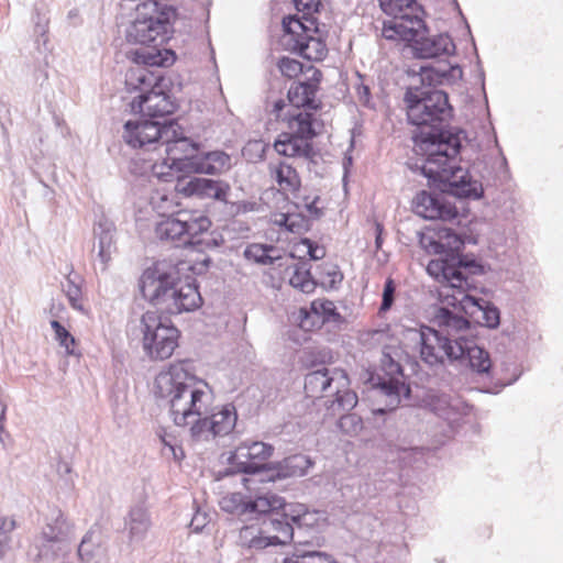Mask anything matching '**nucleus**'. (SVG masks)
I'll list each match as a JSON object with an SVG mask.
<instances>
[{
  "mask_svg": "<svg viewBox=\"0 0 563 563\" xmlns=\"http://www.w3.org/2000/svg\"><path fill=\"white\" fill-rule=\"evenodd\" d=\"M319 196H307L302 199V202L298 207H302L311 219H319L323 216V207H319Z\"/></svg>",
  "mask_w": 563,
  "mask_h": 563,
  "instance_id": "de8ad7c7",
  "label": "nucleus"
},
{
  "mask_svg": "<svg viewBox=\"0 0 563 563\" xmlns=\"http://www.w3.org/2000/svg\"><path fill=\"white\" fill-rule=\"evenodd\" d=\"M349 386L346 373L338 368L321 367L305 376L306 395L311 398H325L323 406L331 417L350 411L356 406L357 396Z\"/></svg>",
  "mask_w": 563,
  "mask_h": 563,
  "instance_id": "423d86ee",
  "label": "nucleus"
},
{
  "mask_svg": "<svg viewBox=\"0 0 563 563\" xmlns=\"http://www.w3.org/2000/svg\"><path fill=\"white\" fill-rule=\"evenodd\" d=\"M351 163H352V158L351 157L345 158L344 163H343L344 168L346 169L347 165H350Z\"/></svg>",
  "mask_w": 563,
  "mask_h": 563,
  "instance_id": "774afa93",
  "label": "nucleus"
},
{
  "mask_svg": "<svg viewBox=\"0 0 563 563\" xmlns=\"http://www.w3.org/2000/svg\"><path fill=\"white\" fill-rule=\"evenodd\" d=\"M302 243L307 245L308 254L311 260L317 261L325 256V250L322 246L314 244L308 239L302 240Z\"/></svg>",
  "mask_w": 563,
  "mask_h": 563,
  "instance_id": "5fc2aeb1",
  "label": "nucleus"
},
{
  "mask_svg": "<svg viewBox=\"0 0 563 563\" xmlns=\"http://www.w3.org/2000/svg\"><path fill=\"white\" fill-rule=\"evenodd\" d=\"M274 224L285 228L286 231L302 234L310 229L309 219L301 212L279 213L274 217Z\"/></svg>",
  "mask_w": 563,
  "mask_h": 563,
  "instance_id": "c9c22d12",
  "label": "nucleus"
},
{
  "mask_svg": "<svg viewBox=\"0 0 563 563\" xmlns=\"http://www.w3.org/2000/svg\"><path fill=\"white\" fill-rule=\"evenodd\" d=\"M154 394L169 408L177 426L194 424L208 413L211 402L209 385L186 368L185 363L173 364L159 373L154 382Z\"/></svg>",
  "mask_w": 563,
  "mask_h": 563,
  "instance_id": "7ed1b4c3",
  "label": "nucleus"
},
{
  "mask_svg": "<svg viewBox=\"0 0 563 563\" xmlns=\"http://www.w3.org/2000/svg\"><path fill=\"white\" fill-rule=\"evenodd\" d=\"M191 526L195 527L196 530H198L202 525L200 522H198V517H194L192 521H191Z\"/></svg>",
  "mask_w": 563,
  "mask_h": 563,
  "instance_id": "69168bd1",
  "label": "nucleus"
},
{
  "mask_svg": "<svg viewBox=\"0 0 563 563\" xmlns=\"http://www.w3.org/2000/svg\"><path fill=\"white\" fill-rule=\"evenodd\" d=\"M383 366L389 377L382 379L377 386V391L388 398V410H393L399 405L401 396H409L410 388L402 380L400 364L388 354H384Z\"/></svg>",
  "mask_w": 563,
  "mask_h": 563,
  "instance_id": "aec40b11",
  "label": "nucleus"
},
{
  "mask_svg": "<svg viewBox=\"0 0 563 563\" xmlns=\"http://www.w3.org/2000/svg\"><path fill=\"white\" fill-rule=\"evenodd\" d=\"M269 175L277 183L279 190L286 195L296 192L300 187L297 170L285 162L269 164Z\"/></svg>",
  "mask_w": 563,
  "mask_h": 563,
  "instance_id": "473e14b6",
  "label": "nucleus"
},
{
  "mask_svg": "<svg viewBox=\"0 0 563 563\" xmlns=\"http://www.w3.org/2000/svg\"><path fill=\"white\" fill-rule=\"evenodd\" d=\"M134 66L125 75V85L129 90L146 93L163 82L159 70L148 67H167L175 62V54L169 49H159L157 46L139 47L128 53Z\"/></svg>",
  "mask_w": 563,
  "mask_h": 563,
  "instance_id": "6e6552de",
  "label": "nucleus"
},
{
  "mask_svg": "<svg viewBox=\"0 0 563 563\" xmlns=\"http://www.w3.org/2000/svg\"><path fill=\"white\" fill-rule=\"evenodd\" d=\"M238 415L232 405L222 406L220 410L199 417L191 426L190 431L194 437H202L205 434L227 435L235 427Z\"/></svg>",
  "mask_w": 563,
  "mask_h": 563,
  "instance_id": "a211bd4d",
  "label": "nucleus"
},
{
  "mask_svg": "<svg viewBox=\"0 0 563 563\" xmlns=\"http://www.w3.org/2000/svg\"><path fill=\"white\" fill-rule=\"evenodd\" d=\"M7 406L0 399V441L3 442L2 434L4 433V421H5Z\"/></svg>",
  "mask_w": 563,
  "mask_h": 563,
  "instance_id": "052dcab7",
  "label": "nucleus"
},
{
  "mask_svg": "<svg viewBox=\"0 0 563 563\" xmlns=\"http://www.w3.org/2000/svg\"><path fill=\"white\" fill-rule=\"evenodd\" d=\"M382 233H383V225L380 223H376V239H375V244H376V247L377 249H380L382 246Z\"/></svg>",
  "mask_w": 563,
  "mask_h": 563,
  "instance_id": "680f3d73",
  "label": "nucleus"
},
{
  "mask_svg": "<svg viewBox=\"0 0 563 563\" xmlns=\"http://www.w3.org/2000/svg\"><path fill=\"white\" fill-rule=\"evenodd\" d=\"M294 2L298 11H303L307 14L317 12L321 4L320 0H294Z\"/></svg>",
  "mask_w": 563,
  "mask_h": 563,
  "instance_id": "864d4df0",
  "label": "nucleus"
},
{
  "mask_svg": "<svg viewBox=\"0 0 563 563\" xmlns=\"http://www.w3.org/2000/svg\"><path fill=\"white\" fill-rule=\"evenodd\" d=\"M283 43L290 49L309 60H321L327 55V45L317 35L314 21L303 16H288L283 20Z\"/></svg>",
  "mask_w": 563,
  "mask_h": 563,
  "instance_id": "ddd939ff",
  "label": "nucleus"
},
{
  "mask_svg": "<svg viewBox=\"0 0 563 563\" xmlns=\"http://www.w3.org/2000/svg\"><path fill=\"white\" fill-rule=\"evenodd\" d=\"M426 32V24L423 23V29L419 32V35L411 40H402L404 42L412 43L415 53L419 58H435L454 53L455 45L448 34L424 36Z\"/></svg>",
  "mask_w": 563,
  "mask_h": 563,
  "instance_id": "4be33fe9",
  "label": "nucleus"
},
{
  "mask_svg": "<svg viewBox=\"0 0 563 563\" xmlns=\"http://www.w3.org/2000/svg\"><path fill=\"white\" fill-rule=\"evenodd\" d=\"M78 16V11L77 10H71L68 12V18L69 19H73V18H77Z\"/></svg>",
  "mask_w": 563,
  "mask_h": 563,
  "instance_id": "338daca9",
  "label": "nucleus"
},
{
  "mask_svg": "<svg viewBox=\"0 0 563 563\" xmlns=\"http://www.w3.org/2000/svg\"><path fill=\"white\" fill-rule=\"evenodd\" d=\"M197 243H203L207 246L218 247L224 243V239L222 238L221 234H216L214 232H212L205 239L197 240Z\"/></svg>",
  "mask_w": 563,
  "mask_h": 563,
  "instance_id": "6e6d98bb",
  "label": "nucleus"
},
{
  "mask_svg": "<svg viewBox=\"0 0 563 563\" xmlns=\"http://www.w3.org/2000/svg\"><path fill=\"white\" fill-rule=\"evenodd\" d=\"M321 76V73L314 69L311 77L306 81L294 82L287 95L289 104L297 109L317 110L320 107V101L316 98V95L319 90Z\"/></svg>",
  "mask_w": 563,
  "mask_h": 563,
  "instance_id": "5701e85b",
  "label": "nucleus"
},
{
  "mask_svg": "<svg viewBox=\"0 0 563 563\" xmlns=\"http://www.w3.org/2000/svg\"><path fill=\"white\" fill-rule=\"evenodd\" d=\"M327 275L331 278V285H334L335 283H341L343 279V275L334 266L330 267V269L327 272Z\"/></svg>",
  "mask_w": 563,
  "mask_h": 563,
  "instance_id": "bf43d9fd",
  "label": "nucleus"
},
{
  "mask_svg": "<svg viewBox=\"0 0 563 563\" xmlns=\"http://www.w3.org/2000/svg\"><path fill=\"white\" fill-rule=\"evenodd\" d=\"M181 190L188 196L213 198L219 201H225L230 191V186L223 180L195 177L186 183Z\"/></svg>",
  "mask_w": 563,
  "mask_h": 563,
  "instance_id": "393cba45",
  "label": "nucleus"
},
{
  "mask_svg": "<svg viewBox=\"0 0 563 563\" xmlns=\"http://www.w3.org/2000/svg\"><path fill=\"white\" fill-rule=\"evenodd\" d=\"M345 411H342L338 416H340L339 427L340 429L350 434L357 433L362 430V420L355 415H344Z\"/></svg>",
  "mask_w": 563,
  "mask_h": 563,
  "instance_id": "49530a36",
  "label": "nucleus"
},
{
  "mask_svg": "<svg viewBox=\"0 0 563 563\" xmlns=\"http://www.w3.org/2000/svg\"><path fill=\"white\" fill-rule=\"evenodd\" d=\"M440 299L444 306L435 308L433 313V322L441 329L437 331L442 335L452 339L463 336L461 332L470 328V321L466 318L451 311L448 308L449 306L443 302V298L440 297Z\"/></svg>",
  "mask_w": 563,
  "mask_h": 563,
  "instance_id": "a878e982",
  "label": "nucleus"
},
{
  "mask_svg": "<svg viewBox=\"0 0 563 563\" xmlns=\"http://www.w3.org/2000/svg\"><path fill=\"white\" fill-rule=\"evenodd\" d=\"M219 505L221 509L229 514L234 515H246L247 514V500L241 493H231L223 496Z\"/></svg>",
  "mask_w": 563,
  "mask_h": 563,
  "instance_id": "37998d69",
  "label": "nucleus"
},
{
  "mask_svg": "<svg viewBox=\"0 0 563 563\" xmlns=\"http://www.w3.org/2000/svg\"><path fill=\"white\" fill-rule=\"evenodd\" d=\"M274 448L271 444L260 441L243 442L229 457V464L232 465L235 472L240 473H258L260 478L265 468L264 463L273 454Z\"/></svg>",
  "mask_w": 563,
  "mask_h": 563,
  "instance_id": "dca6fc26",
  "label": "nucleus"
},
{
  "mask_svg": "<svg viewBox=\"0 0 563 563\" xmlns=\"http://www.w3.org/2000/svg\"><path fill=\"white\" fill-rule=\"evenodd\" d=\"M114 234L115 227L107 219L100 220L95 228V235L98 241V258L101 264V271L107 269V266L112 258V254L117 250Z\"/></svg>",
  "mask_w": 563,
  "mask_h": 563,
  "instance_id": "c85d7f7f",
  "label": "nucleus"
},
{
  "mask_svg": "<svg viewBox=\"0 0 563 563\" xmlns=\"http://www.w3.org/2000/svg\"><path fill=\"white\" fill-rule=\"evenodd\" d=\"M276 251V247L273 245L254 243L245 249L244 256L247 261L256 264L272 265L282 258L279 255L274 254Z\"/></svg>",
  "mask_w": 563,
  "mask_h": 563,
  "instance_id": "58836bf2",
  "label": "nucleus"
},
{
  "mask_svg": "<svg viewBox=\"0 0 563 563\" xmlns=\"http://www.w3.org/2000/svg\"><path fill=\"white\" fill-rule=\"evenodd\" d=\"M404 101L412 132L413 151L424 157L422 174L433 184L461 198H479L482 185L459 166L457 155L465 133L443 130L453 114L448 95L432 88H409Z\"/></svg>",
  "mask_w": 563,
  "mask_h": 563,
  "instance_id": "f257e3e1",
  "label": "nucleus"
},
{
  "mask_svg": "<svg viewBox=\"0 0 563 563\" xmlns=\"http://www.w3.org/2000/svg\"><path fill=\"white\" fill-rule=\"evenodd\" d=\"M15 527L13 519L0 517V534L12 531Z\"/></svg>",
  "mask_w": 563,
  "mask_h": 563,
  "instance_id": "13d9d810",
  "label": "nucleus"
},
{
  "mask_svg": "<svg viewBox=\"0 0 563 563\" xmlns=\"http://www.w3.org/2000/svg\"><path fill=\"white\" fill-rule=\"evenodd\" d=\"M51 327L54 330L55 340L58 344L65 349L66 354L77 355L75 351L76 341L75 338L63 327L57 320L51 321Z\"/></svg>",
  "mask_w": 563,
  "mask_h": 563,
  "instance_id": "c03bdc74",
  "label": "nucleus"
},
{
  "mask_svg": "<svg viewBox=\"0 0 563 563\" xmlns=\"http://www.w3.org/2000/svg\"><path fill=\"white\" fill-rule=\"evenodd\" d=\"M136 16L126 29V41L141 44V47L150 46V43L159 38L166 40L169 20L156 0H145L135 7Z\"/></svg>",
  "mask_w": 563,
  "mask_h": 563,
  "instance_id": "f8f14e48",
  "label": "nucleus"
},
{
  "mask_svg": "<svg viewBox=\"0 0 563 563\" xmlns=\"http://www.w3.org/2000/svg\"><path fill=\"white\" fill-rule=\"evenodd\" d=\"M410 334L420 346L421 360L430 366L443 365L448 360L452 364L466 363L478 374H487L492 367L488 352L465 336L452 339L430 327L412 330Z\"/></svg>",
  "mask_w": 563,
  "mask_h": 563,
  "instance_id": "39448f33",
  "label": "nucleus"
},
{
  "mask_svg": "<svg viewBox=\"0 0 563 563\" xmlns=\"http://www.w3.org/2000/svg\"><path fill=\"white\" fill-rule=\"evenodd\" d=\"M131 109L134 113H141L150 117V120L165 117L173 113L175 104L170 97L164 91L163 85L159 84L146 93H140L131 102Z\"/></svg>",
  "mask_w": 563,
  "mask_h": 563,
  "instance_id": "6ab92c4d",
  "label": "nucleus"
},
{
  "mask_svg": "<svg viewBox=\"0 0 563 563\" xmlns=\"http://www.w3.org/2000/svg\"><path fill=\"white\" fill-rule=\"evenodd\" d=\"M308 516L307 507L303 504H286L280 510L271 515L265 521L274 536H268L272 539V545L287 544L294 538V525L301 527L308 525L306 517Z\"/></svg>",
  "mask_w": 563,
  "mask_h": 563,
  "instance_id": "2eb2a0df",
  "label": "nucleus"
},
{
  "mask_svg": "<svg viewBox=\"0 0 563 563\" xmlns=\"http://www.w3.org/2000/svg\"><path fill=\"white\" fill-rule=\"evenodd\" d=\"M395 284L393 279H387L384 285L383 299L379 308L380 312H385L390 309L394 302Z\"/></svg>",
  "mask_w": 563,
  "mask_h": 563,
  "instance_id": "3c124183",
  "label": "nucleus"
},
{
  "mask_svg": "<svg viewBox=\"0 0 563 563\" xmlns=\"http://www.w3.org/2000/svg\"><path fill=\"white\" fill-rule=\"evenodd\" d=\"M286 505L284 498L267 493L247 500V514H267L268 517Z\"/></svg>",
  "mask_w": 563,
  "mask_h": 563,
  "instance_id": "f704fd0d",
  "label": "nucleus"
},
{
  "mask_svg": "<svg viewBox=\"0 0 563 563\" xmlns=\"http://www.w3.org/2000/svg\"><path fill=\"white\" fill-rule=\"evenodd\" d=\"M232 166V159L223 151H211L194 158L191 173L219 175L228 172Z\"/></svg>",
  "mask_w": 563,
  "mask_h": 563,
  "instance_id": "cd10ccee",
  "label": "nucleus"
},
{
  "mask_svg": "<svg viewBox=\"0 0 563 563\" xmlns=\"http://www.w3.org/2000/svg\"><path fill=\"white\" fill-rule=\"evenodd\" d=\"M187 218L185 223V236L184 244L187 243H197L195 240L199 234L208 231L211 225V221L208 217L197 212V211H186Z\"/></svg>",
  "mask_w": 563,
  "mask_h": 563,
  "instance_id": "e433bc0d",
  "label": "nucleus"
},
{
  "mask_svg": "<svg viewBox=\"0 0 563 563\" xmlns=\"http://www.w3.org/2000/svg\"><path fill=\"white\" fill-rule=\"evenodd\" d=\"M416 214L428 220L451 221L457 217V210L442 197L427 191L417 194L413 200Z\"/></svg>",
  "mask_w": 563,
  "mask_h": 563,
  "instance_id": "412c9836",
  "label": "nucleus"
},
{
  "mask_svg": "<svg viewBox=\"0 0 563 563\" xmlns=\"http://www.w3.org/2000/svg\"><path fill=\"white\" fill-rule=\"evenodd\" d=\"M290 104L289 102L287 103L284 99H277L273 102V107L272 109L269 110V113L271 115H273L275 118V120H285L287 121V119L289 118V115L291 114L289 111H287V113H285V109L288 108Z\"/></svg>",
  "mask_w": 563,
  "mask_h": 563,
  "instance_id": "603ef678",
  "label": "nucleus"
},
{
  "mask_svg": "<svg viewBox=\"0 0 563 563\" xmlns=\"http://www.w3.org/2000/svg\"><path fill=\"white\" fill-rule=\"evenodd\" d=\"M312 464V461L307 455L295 454L286 457L275 467H269L262 474L263 477L260 482H274L279 478L300 477L307 474Z\"/></svg>",
  "mask_w": 563,
  "mask_h": 563,
  "instance_id": "b1692460",
  "label": "nucleus"
},
{
  "mask_svg": "<svg viewBox=\"0 0 563 563\" xmlns=\"http://www.w3.org/2000/svg\"><path fill=\"white\" fill-rule=\"evenodd\" d=\"M382 10L390 20L385 21L382 30L384 38L389 41L411 40L423 29L421 11L416 0H378Z\"/></svg>",
  "mask_w": 563,
  "mask_h": 563,
  "instance_id": "9b49d317",
  "label": "nucleus"
},
{
  "mask_svg": "<svg viewBox=\"0 0 563 563\" xmlns=\"http://www.w3.org/2000/svg\"><path fill=\"white\" fill-rule=\"evenodd\" d=\"M289 132L305 139L309 142L316 136L314 129L316 119L312 113L299 110L297 113H291L287 119Z\"/></svg>",
  "mask_w": 563,
  "mask_h": 563,
  "instance_id": "72a5a7b5",
  "label": "nucleus"
},
{
  "mask_svg": "<svg viewBox=\"0 0 563 563\" xmlns=\"http://www.w3.org/2000/svg\"><path fill=\"white\" fill-rule=\"evenodd\" d=\"M422 404L434 415L448 421L451 433L460 419L470 410L460 397L440 390H429L422 398Z\"/></svg>",
  "mask_w": 563,
  "mask_h": 563,
  "instance_id": "f3484780",
  "label": "nucleus"
},
{
  "mask_svg": "<svg viewBox=\"0 0 563 563\" xmlns=\"http://www.w3.org/2000/svg\"><path fill=\"white\" fill-rule=\"evenodd\" d=\"M124 525L129 541L141 542L145 539L152 522L146 508L142 505H135L129 510Z\"/></svg>",
  "mask_w": 563,
  "mask_h": 563,
  "instance_id": "c756f323",
  "label": "nucleus"
},
{
  "mask_svg": "<svg viewBox=\"0 0 563 563\" xmlns=\"http://www.w3.org/2000/svg\"><path fill=\"white\" fill-rule=\"evenodd\" d=\"M274 148L279 155L303 158H308L312 151L309 142L291 132L280 133L274 142Z\"/></svg>",
  "mask_w": 563,
  "mask_h": 563,
  "instance_id": "7c9ffc66",
  "label": "nucleus"
},
{
  "mask_svg": "<svg viewBox=\"0 0 563 563\" xmlns=\"http://www.w3.org/2000/svg\"><path fill=\"white\" fill-rule=\"evenodd\" d=\"M140 330L144 352L151 360H167L178 346V329L156 311H146L142 316Z\"/></svg>",
  "mask_w": 563,
  "mask_h": 563,
  "instance_id": "9d476101",
  "label": "nucleus"
},
{
  "mask_svg": "<svg viewBox=\"0 0 563 563\" xmlns=\"http://www.w3.org/2000/svg\"><path fill=\"white\" fill-rule=\"evenodd\" d=\"M34 29L33 34L35 37L36 44L40 46L41 44L46 46L48 42V30H49V18L41 13L38 10H35L33 14Z\"/></svg>",
  "mask_w": 563,
  "mask_h": 563,
  "instance_id": "a18cd8bd",
  "label": "nucleus"
},
{
  "mask_svg": "<svg viewBox=\"0 0 563 563\" xmlns=\"http://www.w3.org/2000/svg\"><path fill=\"white\" fill-rule=\"evenodd\" d=\"M186 218V210H181L162 219L155 227L156 236L162 241H181L184 243Z\"/></svg>",
  "mask_w": 563,
  "mask_h": 563,
  "instance_id": "2f4dec72",
  "label": "nucleus"
},
{
  "mask_svg": "<svg viewBox=\"0 0 563 563\" xmlns=\"http://www.w3.org/2000/svg\"><path fill=\"white\" fill-rule=\"evenodd\" d=\"M444 245L442 243L435 242L432 244V249L435 253L442 254Z\"/></svg>",
  "mask_w": 563,
  "mask_h": 563,
  "instance_id": "e2e57ef3",
  "label": "nucleus"
},
{
  "mask_svg": "<svg viewBox=\"0 0 563 563\" xmlns=\"http://www.w3.org/2000/svg\"><path fill=\"white\" fill-rule=\"evenodd\" d=\"M65 292L67 298L69 299L70 305L75 309H81L80 298H81V289L78 284H76L71 278H67L65 285Z\"/></svg>",
  "mask_w": 563,
  "mask_h": 563,
  "instance_id": "8fccbe9b",
  "label": "nucleus"
},
{
  "mask_svg": "<svg viewBox=\"0 0 563 563\" xmlns=\"http://www.w3.org/2000/svg\"><path fill=\"white\" fill-rule=\"evenodd\" d=\"M235 213H247L252 211H256L258 209V205L253 201H239L234 203Z\"/></svg>",
  "mask_w": 563,
  "mask_h": 563,
  "instance_id": "4d7b16f0",
  "label": "nucleus"
},
{
  "mask_svg": "<svg viewBox=\"0 0 563 563\" xmlns=\"http://www.w3.org/2000/svg\"><path fill=\"white\" fill-rule=\"evenodd\" d=\"M278 68L284 76L292 78L302 70V65L296 59L283 57L278 63Z\"/></svg>",
  "mask_w": 563,
  "mask_h": 563,
  "instance_id": "09e8293b",
  "label": "nucleus"
},
{
  "mask_svg": "<svg viewBox=\"0 0 563 563\" xmlns=\"http://www.w3.org/2000/svg\"><path fill=\"white\" fill-rule=\"evenodd\" d=\"M73 526L64 514L54 508L46 516L40 536L34 539L30 554L35 562H53L68 549Z\"/></svg>",
  "mask_w": 563,
  "mask_h": 563,
  "instance_id": "1a4fd4ad",
  "label": "nucleus"
},
{
  "mask_svg": "<svg viewBox=\"0 0 563 563\" xmlns=\"http://www.w3.org/2000/svg\"><path fill=\"white\" fill-rule=\"evenodd\" d=\"M443 233L449 240L453 239L452 243L449 241L451 249L457 250L462 244L457 235L450 229H444ZM465 269L476 273L479 266L474 261L463 260L453 250L431 260L427 266L428 274L443 283L439 290L443 302L474 318L487 328H497L500 322L498 308L472 294L475 288H473L470 277L464 274Z\"/></svg>",
  "mask_w": 563,
  "mask_h": 563,
  "instance_id": "f03ea898",
  "label": "nucleus"
},
{
  "mask_svg": "<svg viewBox=\"0 0 563 563\" xmlns=\"http://www.w3.org/2000/svg\"><path fill=\"white\" fill-rule=\"evenodd\" d=\"M70 471H71V470H70V466H69L67 463H63V464H60V465L58 466V472H59V473H62V472H63V473H65V474H68V473H70Z\"/></svg>",
  "mask_w": 563,
  "mask_h": 563,
  "instance_id": "0e129e2a",
  "label": "nucleus"
},
{
  "mask_svg": "<svg viewBox=\"0 0 563 563\" xmlns=\"http://www.w3.org/2000/svg\"><path fill=\"white\" fill-rule=\"evenodd\" d=\"M165 122L158 120L137 119L124 123L122 137L132 148L154 152L161 147Z\"/></svg>",
  "mask_w": 563,
  "mask_h": 563,
  "instance_id": "4468645a",
  "label": "nucleus"
},
{
  "mask_svg": "<svg viewBox=\"0 0 563 563\" xmlns=\"http://www.w3.org/2000/svg\"><path fill=\"white\" fill-rule=\"evenodd\" d=\"M239 542L243 548L251 550H263L272 545V539L254 526H246L240 530Z\"/></svg>",
  "mask_w": 563,
  "mask_h": 563,
  "instance_id": "4c0bfd02",
  "label": "nucleus"
},
{
  "mask_svg": "<svg viewBox=\"0 0 563 563\" xmlns=\"http://www.w3.org/2000/svg\"><path fill=\"white\" fill-rule=\"evenodd\" d=\"M282 563H336L329 554L319 551H299L291 556H287Z\"/></svg>",
  "mask_w": 563,
  "mask_h": 563,
  "instance_id": "79ce46f5",
  "label": "nucleus"
},
{
  "mask_svg": "<svg viewBox=\"0 0 563 563\" xmlns=\"http://www.w3.org/2000/svg\"><path fill=\"white\" fill-rule=\"evenodd\" d=\"M81 563H109L108 549L98 530L90 529L78 545Z\"/></svg>",
  "mask_w": 563,
  "mask_h": 563,
  "instance_id": "bb28decb",
  "label": "nucleus"
},
{
  "mask_svg": "<svg viewBox=\"0 0 563 563\" xmlns=\"http://www.w3.org/2000/svg\"><path fill=\"white\" fill-rule=\"evenodd\" d=\"M185 263L176 266L156 263L144 271L140 279L143 297L169 313L194 311L202 303L201 295L195 278L190 275L180 276Z\"/></svg>",
  "mask_w": 563,
  "mask_h": 563,
  "instance_id": "20e7f679",
  "label": "nucleus"
},
{
  "mask_svg": "<svg viewBox=\"0 0 563 563\" xmlns=\"http://www.w3.org/2000/svg\"><path fill=\"white\" fill-rule=\"evenodd\" d=\"M291 271L289 276V284L294 288L300 289L302 292H311L314 289V282L311 278L309 268L306 263H296L292 266H287Z\"/></svg>",
  "mask_w": 563,
  "mask_h": 563,
  "instance_id": "ea45409f",
  "label": "nucleus"
},
{
  "mask_svg": "<svg viewBox=\"0 0 563 563\" xmlns=\"http://www.w3.org/2000/svg\"><path fill=\"white\" fill-rule=\"evenodd\" d=\"M161 147H165L166 157L153 165L154 173L164 180H169L173 172L191 173L194 158H197V144L184 135L181 126L170 120L165 121Z\"/></svg>",
  "mask_w": 563,
  "mask_h": 563,
  "instance_id": "0eeeda50",
  "label": "nucleus"
},
{
  "mask_svg": "<svg viewBox=\"0 0 563 563\" xmlns=\"http://www.w3.org/2000/svg\"><path fill=\"white\" fill-rule=\"evenodd\" d=\"M310 313L321 318V323L342 321V316L336 311L333 301L327 299H317L311 302Z\"/></svg>",
  "mask_w": 563,
  "mask_h": 563,
  "instance_id": "a19ab883",
  "label": "nucleus"
}]
</instances>
